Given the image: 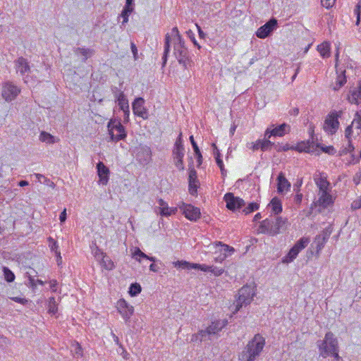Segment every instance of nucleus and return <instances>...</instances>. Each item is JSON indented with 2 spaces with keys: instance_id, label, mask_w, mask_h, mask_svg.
<instances>
[{
  "instance_id": "obj_1",
  "label": "nucleus",
  "mask_w": 361,
  "mask_h": 361,
  "mask_svg": "<svg viewBox=\"0 0 361 361\" xmlns=\"http://www.w3.org/2000/svg\"><path fill=\"white\" fill-rule=\"evenodd\" d=\"M264 345L265 338L260 334H255L239 354V360L255 361L261 355Z\"/></svg>"
},
{
  "instance_id": "obj_2",
  "label": "nucleus",
  "mask_w": 361,
  "mask_h": 361,
  "mask_svg": "<svg viewBox=\"0 0 361 361\" xmlns=\"http://www.w3.org/2000/svg\"><path fill=\"white\" fill-rule=\"evenodd\" d=\"M173 54L180 65H182L185 69H188L190 66L192 59L190 52L185 44V41L182 37H178L176 41L173 42Z\"/></svg>"
},
{
  "instance_id": "obj_3",
  "label": "nucleus",
  "mask_w": 361,
  "mask_h": 361,
  "mask_svg": "<svg viewBox=\"0 0 361 361\" xmlns=\"http://www.w3.org/2000/svg\"><path fill=\"white\" fill-rule=\"evenodd\" d=\"M319 354L324 358L330 355V353L339 351L338 338L331 331L326 333L324 338L317 341Z\"/></svg>"
},
{
  "instance_id": "obj_4",
  "label": "nucleus",
  "mask_w": 361,
  "mask_h": 361,
  "mask_svg": "<svg viewBox=\"0 0 361 361\" xmlns=\"http://www.w3.org/2000/svg\"><path fill=\"white\" fill-rule=\"evenodd\" d=\"M107 128L109 135L108 142H118L127 137L126 128L121 124L120 118H111L107 123Z\"/></svg>"
},
{
  "instance_id": "obj_5",
  "label": "nucleus",
  "mask_w": 361,
  "mask_h": 361,
  "mask_svg": "<svg viewBox=\"0 0 361 361\" xmlns=\"http://www.w3.org/2000/svg\"><path fill=\"white\" fill-rule=\"evenodd\" d=\"M255 290L256 289L254 286L249 285L243 286L238 290V298L236 301L235 310L233 314L239 311L243 306H247L252 302L253 298L256 295Z\"/></svg>"
},
{
  "instance_id": "obj_6",
  "label": "nucleus",
  "mask_w": 361,
  "mask_h": 361,
  "mask_svg": "<svg viewBox=\"0 0 361 361\" xmlns=\"http://www.w3.org/2000/svg\"><path fill=\"white\" fill-rule=\"evenodd\" d=\"M343 114L342 111H331L326 116L324 121V129L329 134L334 135L339 128L338 118Z\"/></svg>"
},
{
  "instance_id": "obj_7",
  "label": "nucleus",
  "mask_w": 361,
  "mask_h": 361,
  "mask_svg": "<svg viewBox=\"0 0 361 361\" xmlns=\"http://www.w3.org/2000/svg\"><path fill=\"white\" fill-rule=\"evenodd\" d=\"M338 57L339 52L338 51L335 54V68L336 73L337 74V78L336 81V85L333 87L334 91H338L340 90L347 82L345 68H353V66L351 65L349 66L348 63L346 66H340L338 64Z\"/></svg>"
},
{
  "instance_id": "obj_8",
  "label": "nucleus",
  "mask_w": 361,
  "mask_h": 361,
  "mask_svg": "<svg viewBox=\"0 0 361 361\" xmlns=\"http://www.w3.org/2000/svg\"><path fill=\"white\" fill-rule=\"evenodd\" d=\"M136 160L142 166L147 165L152 160V151L149 147L140 145L136 148Z\"/></svg>"
},
{
  "instance_id": "obj_9",
  "label": "nucleus",
  "mask_w": 361,
  "mask_h": 361,
  "mask_svg": "<svg viewBox=\"0 0 361 361\" xmlns=\"http://www.w3.org/2000/svg\"><path fill=\"white\" fill-rule=\"evenodd\" d=\"M277 20L274 18H271L264 25L258 28L256 32V36L260 39H265L272 34L274 30L277 28Z\"/></svg>"
},
{
  "instance_id": "obj_10",
  "label": "nucleus",
  "mask_w": 361,
  "mask_h": 361,
  "mask_svg": "<svg viewBox=\"0 0 361 361\" xmlns=\"http://www.w3.org/2000/svg\"><path fill=\"white\" fill-rule=\"evenodd\" d=\"M224 200L226 203L227 209L233 212L241 209L245 204L242 198L234 196L232 192L226 193L224 196Z\"/></svg>"
},
{
  "instance_id": "obj_11",
  "label": "nucleus",
  "mask_w": 361,
  "mask_h": 361,
  "mask_svg": "<svg viewBox=\"0 0 361 361\" xmlns=\"http://www.w3.org/2000/svg\"><path fill=\"white\" fill-rule=\"evenodd\" d=\"M173 264L176 268H180L183 269H198L204 272H210L212 266L207 265L205 264H197L192 263L185 260H178L173 262Z\"/></svg>"
},
{
  "instance_id": "obj_12",
  "label": "nucleus",
  "mask_w": 361,
  "mask_h": 361,
  "mask_svg": "<svg viewBox=\"0 0 361 361\" xmlns=\"http://www.w3.org/2000/svg\"><path fill=\"white\" fill-rule=\"evenodd\" d=\"M20 90L11 82H6L2 87V97L6 102H11L16 98Z\"/></svg>"
},
{
  "instance_id": "obj_13",
  "label": "nucleus",
  "mask_w": 361,
  "mask_h": 361,
  "mask_svg": "<svg viewBox=\"0 0 361 361\" xmlns=\"http://www.w3.org/2000/svg\"><path fill=\"white\" fill-rule=\"evenodd\" d=\"M117 310L121 314L126 324H128L131 316L134 313V307L129 305L126 300L120 299L117 302Z\"/></svg>"
},
{
  "instance_id": "obj_14",
  "label": "nucleus",
  "mask_w": 361,
  "mask_h": 361,
  "mask_svg": "<svg viewBox=\"0 0 361 361\" xmlns=\"http://www.w3.org/2000/svg\"><path fill=\"white\" fill-rule=\"evenodd\" d=\"M145 99L142 97H137L132 103V109L135 116L146 120L149 117L147 109L145 107Z\"/></svg>"
},
{
  "instance_id": "obj_15",
  "label": "nucleus",
  "mask_w": 361,
  "mask_h": 361,
  "mask_svg": "<svg viewBox=\"0 0 361 361\" xmlns=\"http://www.w3.org/2000/svg\"><path fill=\"white\" fill-rule=\"evenodd\" d=\"M361 110L357 111L354 115V118L351 124L347 126L345 130V137H350L353 136L354 128L356 130L357 135L361 134Z\"/></svg>"
},
{
  "instance_id": "obj_16",
  "label": "nucleus",
  "mask_w": 361,
  "mask_h": 361,
  "mask_svg": "<svg viewBox=\"0 0 361 361\" xmlns=\"http://www.w3.org/2000/svg\"><path fill=\"white\" fill-rule=\"evenodd\" d=\"M185 217L191 221H197L201 216L200 209L190 204L183 203L180 207Z\"/></svg>"
},
{
  "instance_id": "obj_17",
  "label": "nucleus",
  "mask_w": 361,
  "mask_h": 361,
  "mask_svg": "<svg viewBox=\"0 0 361 361\" xmlns=\"http://www.w3.org/2000/svg\"><path fill=\"white\" fill-rule=\"evenodd\" d=\"M199 185L200 183L197 179V171L194 168H190L188 177V190L191 195L196 196L197 195Z\"/></svg>"
},
{
  "instance_id": "obj_18",
  "label": "nucleus",
  "mask_w": 361,
  "mask_h": 361,
  "mask_svg": "<svg viewBox=\"0 0 361 361\" xmlns=\"http://www.w3.org/2000/svg\"><path fill=\"white\" fill-rule=\"evenodd\" d=\"M96 168L97 175L99 178V183L103 185H106L108 183L109 179L110 171L109 168L105 166L102 161H99L97 164Z\"/></svg>"
},
{
  "instance_id": "obj_19",
  "label": "nucleus",
  "mask_w": 361,
  "mask_h": 361,
  "mask_svg": "<svg viewBox=\"0 0 361 361\" xmlns=\"http://www.w3.org/2000/svg\"><path fill=\"white\" fill-rule=\"evenodd\" d=\"M259 232L269 235H277V230H274V220L273 219H266L262 221L259 226Z\"/></svg>"
},
{
  "instance_id": "obj_20",
  "label": "nucleus",
  "mask_w": 361,
  "mask_h": 361,
  "mask_svg": "<svg viewBox=\"0 0 361 361\" xmlns=\"http://www.w3.org/2000/svg\"><path fill=\"white\" fill-rule=\"evenodd\" d=\"M347 99L351 104H358L361 102V79L358 80L357 87L349 90Z\"/></svg>"
},
{
  "instance_id": "obj_21",
  "label": "nucleus",
  "mask_w": 361,
  "mask_h": 361,
  "mask_svg": "<svg viewBox=\"0 0 361 361\" xmlns=\"http://www.w3.org/2000/svg\"><path fill=\"white\" fill-rule=\"evenodd\" d=\"M277 192L279 194H283L285 191L290 190L291 184L286 178L283 172L281 171L277 178Z\"/></svg>"
},
{
  "instance_id": "obj_22",
  "label": "nucleus",
  "mask_w": 361,
  "mask_h": 361,
  "mask_svg": "<svg viewBox=\"0 0 361 361\" xmlns=\"http://www.w3.org/2000/svg\"><path fill=\"white\" fill-rule=\"evenodd\" d=\"M314 142H312L310 140L307 141H302L298 142L295 146H291V149L295 150L298 152H314L315 149L313 145Z\"/></svg>"
},
{
  "instance_id": "obj_23",
  "label": "nucleus",
  "mask_w": 361,
  "mask_h": 361,
  "mask_svg": "<svg viewBox=\"0 0 361 361\" xmlns=\"http://www.w3.org/2000/svg\"><path fill=\"white\" fill-rule=\"evenodd\" d=\"M15 68L17 73H20L21 75L30 71V66L27 60L23 56L18 58L15 61Z\"/></svg>"
},
{
  "instance_id": "obj_24",
  "label": "nucleus",
  "mask_w": 361,
  "mask_h": 361,
  "mask_svg": "<svg viewBox=\"0 0 361 361\" xmlns=\"http://www.w3.org/2000/svg\"><path fill=\"white\" fill-rule=\"evenodd\" d=\"M318 204L322 209H326L334 202L332 195L329 192H322L317 200Z\"/></svg>"
},
{
  "instance_id": "obj_25",
  "label": "nucleus",
  "mask_w": 361,
  "mask_h": 361,
  "mask_svg": "<svg viewBox=\"0 0 361 361\" xmlns=\"http://www.w3.org/2000/svg\"><path fill=\"white\" fill-rule=\"evenodd\" d=\"M227 324L228 321L226 319L216 320L212 322V324L207 327V329L211 335H214L219 331H221V329L224 328Z\"/></svg>"
},
{
  "instance_id": "obj_26",
  "label": "nucleus",
  "mask_w": 361,
  "mask_h": 361,
  "mask_svg": "<svg viewBox=\"0 0 361 361\" xmlns=\"http://www.w3.org/2000/svg\"><path fill=\"white\" fill-rule=\"evenodd\" d=\"M171 38L169 34H166L164 39V51L162 56V67H164L167 63L168 56L171 49Z\"/></svg>"
},
{
  "instance_id": "obj_27",
  "label": "nucleus",
  "mask_w": 361,
  "mask_h": 361,
  "mask_svg": "<svg viewBox=\"0 0 361 361\" xmlns=\"http://www.w3.org/2000/svg\"><path fill=\"white\" fill-rule=\"evenodd\" d=\"M290 130V126L286 123H283L272 129V134H275L276 136L282 137L285 134L288 133Z\"/></svg>"
},
{
  "instance_id": "obj_28",
  "label": "nucleus",
  "mask_w": 361,
  "mask_h": 361,
  "mask_svg": "<svg viewBox=\"0 0 361 361\" xmlns=\"http://www.w3.org/2000/svg\"><path fill=\"white\" fill-rule=\"evenodd\" d=\"M216 245L221 247V252H222L224 256L221 257L220 261L224 260L226 257L231 255L235 252V249L233 247L224 244L221 241H217L216 243Z\"/></svg>"
},
{
  "instance_id": "obj_29",
  "label": "nucleus",
  "mask_w": 361,
  "mask_h": 361,
  "mask_svg": "<svg viewBox=\"0 0 361 361\" xmlns=\"http://www.w3.org/2000/svg\"><path fill=\"white\" fill-rule=\"evenodd\" d=\"M330 49L329 42H324L317 46V50L323 59H326L330 56Z\"/></svg>"
},
{
  "instance_id": "obj_30",
  "label": "nucleus",
  "mask_w": 361,
  "mask_h": 361,
  "mask_svg": "<svg viewBox=\"0 0 361 361\" xmlns=\"http://www.w3.org/2000/svg\"><path fill=\"white\" fill-rule=\"evenodd\" d=\"M39 140L47 144H54L59 141V139L46 131H42L39 135Z\"/></svg>"
},
{
  "instance_id": "obj_31",
  "label": "nucleus",
  "mask_w": 361,
  "mask_h": 361,
  "mask_svg": "<svg viewBox=\"0 0 361 361\" xmlns=\"http://www.w3.org/2000/svg\"><path fill=\"white\" fill-rule=\"evenodd\" d=\"M269 205L274 214L278 215L282 212V203L279 198L274 197L271 200Z\"/></svg>"
},
{
  "instance_id": "obj_32",
  "label": "nucleus",
  "mask_w": 361,
  "mask_h": 361,
  "mask_svg": "<svg viewBox=\"0 0 361 361\" xmlns=\"http://www.w3.org/2000/svg\"><path fill=\"white\" fill-rule=\"evenodd\" d=\"M75 52L76 54H80L82 56H84V58L82 59V61L85 62L88 58L91 57L94 54V50L89 48L78 47L75 50Z\"/></svg>"
},
{
  "instance_id": "obj_33",
  "label": "nucleus",
  "mask_w": 361,
  "mask_h": 361,
  "mask_svg": "<svg viewBox=\"0 0 361 361\" xmlns=\"http://www.w3.org/2000/svg\"><path fill=\"white\" fill-rule=\"evenodd\" d=\"M299 252H300L293 246L283 257V262L287 264L292 262L297 257Z\"/></svg>"
},
{
  "instance_id": "obj_34",
  "label": "nucleus",
  "mask_w": 361,
  "mask_h": 361,
  "mask_svg": "<svg viewBox=\"0 0 361 361\" xmlns=\"http://www.w3.org/2000/svg\"><path fill=\"white\" fill-rule=\"evenodd\" d=\"M115 102L121 110L129 108L128 99L126 94L120 95L119 97L115 99Z\"/></svg>"
},
{
  "instance_id": "obj_35",
  "label": "nucleus",
  "mask_w": 361,
  "mask_h": 361,
  "mask_svg": "<svg viewBox=\"0 0 361 361\" xmlns=\"http://www.w3.org/2000/svg\"><path fill=\"white\" fill-rule=\"evenodd\" d=\"M142 291V287L138 283H133L128 288V293L131 297H135Z\"/></svg>"
},
{
  "instance_id": "obj_36",
  "label": "nucleus",
  "mask_w": 361,
  "mask_h": 361,
  "mask_svg": "<svg viewBox=\"0 0 361 361\" xmlns=\"http://www.w3.org/2000/svg\"><path fill=\"white\" fill-rule=\"evenodd\" d=\"M324 239H323L322 237L319 236L318 235H316L314 240L313 242V245H315L316 252L317 254H319L321 250L324 248L326 243Z\"/></svg>"
},
{
  "instance_id": "obj_37",
  "label": "nucleus",
  "mask_w": 361,
  "mask_h": 361,
  "mask_svg": "<svg viewBox=\"0 0 361 361\" xmlns=\"http://www.w3.org/2000/svg\"><path fill=\"white\" fill-rule=\"evenodd\" d=\"M316 184L322 192H329V182L326 178H320L319 180L316 181Z\"/></svg>"
},
{
  "instance_id": "obj_38",
  "label": "nucleus",
  "mask_w": 361,
  "mask_h": 361,
  "mask_svg": "<svg viewBox=\"0 0 361 361\" xmlns=\"http://www.w3.org/2000/svg\"><path fill=\"white\" fill-rule=\"evenodd\" d=\"M58 312V307L56 299L54 297L49 298L48 301V312L52 315H54Z\"/></svg>"
},
{
  "instance_id": "obj_39",
  "label": "nucleus",
  "mask_w": 361,
  "mask_h": 361,
  "mask_svg": "<svg viewBox=\"0 0 361 361\" xmlns=\"http://www.w3.org/2000/svg\"><path fill=\"white\" fill-rule=\"evenodd\" d=\"M214 156H215L216 164L221 170V175L223 176H225L226 174V170L224 168V164L223 160L221 158V154L218 149H216V152H214Z\"/></svg>"
},
{
  "instance_id": "obj_40",
  "label": "nucleus",
  "mask_w": 361,
  "mask_h": 361,
  "mask_svg": "<svg viewBox=\"0 0 361 361\" xmlns=\"http://www.w3.org/2000/svg\"><path fill=\"white\" fill-rule=\"evenodd\" d=\"M2 271L4 276V279L8 283L13 282L15 280V274L14 273L7 267H3Z\"/></svg>"
},
{
  "instance_id": "obj_41",
  "label": "nucleus",
  "mask_w": 361,
  "mask_h": 361,
  "mask_svg": "<svg viewBox=\"0 0 361 361\" xmlns=\"http://www.w3.org/2000/svg\"><path fill=\"white\" fill-rule=\"evenodd\" d=\"M274 220V230H277V234L280 233L281 229L285 226L287 219L281 216H276Z\"/></svg>"
},
{
  "instance_id": "obj_42",
  "label": "nucleus",
  "mask_w": 361,
  "mask_h": 361,
  "mask_svg": "<svg viewBox=\"0 0 361 361\" xmlns=\"http://www.w3.org/2000/svg\"><path fill=\"white\" fill-rule=\"evenodd\" d=\"M310 240L308 238L302 237L300 238L293 245V247L298 250L299 252H300L302 250H303L309 243Z\"/></svg>"
},
{
  "instance_id": "obj_43",
  "label": "nucleus",
  "mask_w": 361,
  "mask_h": 361,
  "mask_svg": "<svg viewBox=\"0 0 361 361\" xmlns=\"http://www.w3.org/2000/svg\"><path fill=\"white\" fill-rule=\"evenodd\" d=\"M316 147L319 148L323 152L329 155H334L336 153V150L333 146H324L320 143H317Z\"/></svg>"
},
{
  "instance_id": "obj_44",
  "label": "nucleus",
  "mask_w": 361,
  "mask_h": 361,
  "mask_svg": "<svg viewBox=\"0 0 361 361\" xmlns=\"http://www.w3.org/2000/svg\"><path fill=\"white\" fill-rule=\"evenodd\" d=\"M35 176H36L39 182L43 183L44 184L51 188H54L55 186V184L50 179L45 177L44 175L39 173H35Z\"/></svg>"
},
{
  "instance_id": "obj_45",
  "label": "nucleus",
  "mask_w": 361,
  "mask_h": 361,
  "mask_svg": "<svg viewBox=\"0 0 361 361\" xmlns=\"http://www.w3.org/2000/svg\"><path fill=\"white\" fill-rule=\"evenodd\" d=\"M259 207V204L257 202H250L248 205L243 210L245 214H248L251 212L257 211Z\"/></svg>"
},
{
  "instance_id": "obj_46",
  "label": "nucleus",
  "mask_w": 361,
  "mask_h": 361,
  "mask_svg": "<svg viewBox=\"0 0 361 361\" xmlns=\"http://www.w3.org/2000/svg\"><path fill=\"white\" fill-rule=\"evenodd\" d=\"M275 143L271 142L269 140L264 139L261 140V150L262 152L269 151L273 147H274Z\"/></svg>"
},
{
  "instance_id": "obj_47",
  "label": "nucleus",
  "mask_w": 361,
  "mask_h": 361,
  "mask_svg": "<svg viewBox=\"0 0 361 361\" xmlns=\"http://www.w3.org/2000/svg\"><path fill=\"white\" fill-rule=\"evenodd\" d=\"M354 14L356 16V25H359L361 22V0L357 3L354 9Z\"/></svg>"
},
{
  "instance_id": "obj_48",
  "label": "nucleus",
  "mask_w": 361,
  "mask_h": 361,
  "mask_svg": "<svg viewBox=\"0 0 361 361\" xmlns=\"http://www.w3.org/2000/svg\"><path fill=\"white\" fill-rule=\"evenodd\" d=\"M208 335H211V334L207 328L204 330H200L197 334L192 336V340H199L201 342Z\"/></svg>"
},
{
  "instance_id": "obj_49",
  "label": "nucleus",
  "mask_w": 361,
  "mask_h": 361,
  "mask_svg": "<svg viewBox=\"0 0 361 361\" xmlns=\"http://www.w3.org/2000/svg\"><path fill=\"white\" fill-rule=\"evenodd\" d=\"M102 263L104 264V268L107 270H112L115 267L112 260L109 259V257H107L106 255L105 256H103Z\"/></svg>"
},
{
  "instance_id": "obj_50",
  "label": "nucleus",
  "mask_w": 361,
  "mask_h": 361,
  "mask_svg": "<svg viewBox=\"0 0 361 361\" xmlns=\"http://www.w3.org/2000/svg\"><path fill=\"white\" fill-rule=\"evenodd\" d=\"M48 241L49 243V246L51 252H54L55 255L57 254V252H60V251H59V244L56 240L51 237H49Z\"/></svg>"
},
{
  "instance_id": "obj_51",
  "label": "nucleus",
  "mask_w": 361,
  "mask_h": 361,
  "mask_svg": "<svg viewBox=\"0 0 361 361\" xmlns=\"http://www.w3.org/2000/svg\"><path fill=\"white\" fill-rule=\"evenodd\" d=\"M332 233V228L331 226H329L325 229H324L321 233L318 234L319 236L322 237L326 241H327Z\"/></svg>"
},
{
  "instance_id": "obj_52",
  "label": "nucleus",
  "mask_w": 361,
  "mask_h": 361,
  "mask_svg": "<svg viewBox=\"0 0 361 361\" xmlns=\"http://www.w3.org/2000/svg\"><path fill=\"white\" fill-rule=\"evenodd\" d=\"M173 154L174 155V159L183 158L185 154L184 147H174L173 150Z\"/></svg>"
},
{
  "instance_id": "obj_53",
  "label": "nucleus",
  "mask_w": 361,
  "mask_h": 361,
  "mask_svg": "<svg viewBox=\"0 0 361 361\" xmlns=\"http://www.w3.org/2000/svg\"><path fill=\"white\" fill-rule=\"evenodd\" d=\"M133 8L124 7L121 12V17L123 18V24L128 21L129 14L133 11Z\"/></svg>"
},
{
  "instance_id": "obj_54",
  "label": "nucleus",
  "mask_w": 361,
  "mask_h": 361,
  "mask_svg": "<svg viewBox=\"0 0 361 361\" xmlns=\"http://www.w3.org/2000/svg\"><path fill=\"white\" fill-rule=\"evenodd\" d=\"M133 257L138 261H140V258L146 259L148 258V255L144 253L140 249L137 248L133 252Z\"/></svg>"
},
{
  "instance_id": "obj_55",
  "label": "nucleus",
  "mask_w": 361,
  "mask_h": 361,
  "mask_svg": "<svg viewBox=\"0 0 361 361\" xmlns=\"http://www.w3.org/2000/svg\"><path fill=\"white\" fill-rule=\"evenodd\" d=\"M274 149L278 152H287L289 149H291V147H290L288 144L283 145V144L277 143V144H275Z\"/></svg>"
},
{
  "instance_id": "obj_56",
  "label": "nucleus",
  "mask_w": 361,
  "mask_h": 361,
  "mask_svg": "<svg viewBox=\"0 0 361 361\" xmlns=\"http://www.w3.org/2000/svg\"><path fill=\"white\" fill-rule=\"evenodd\" d=\"M186 33L188 35V37L192 42L194 46L196 47L199 49H201V46L199 44V43L196 40L195 37V34L193 33V32L192 30H189L188 31H187Z\"/></svg>"
},
{
  "instance_id": "obj_57",
  "label": "nucleus",
  "mask_w": 361,
  "mask_h": 361,
  "mask_svg": "<svg viewBox=\"0 0 361 361\" xmlns=\"http://www.w3.org/2000/svg\"><path fill=\"white\" fill-rule=\"evenodd\" d=\"M117 352L122 356L123 359L128 360L130 358V354L124 348L123 345H120L118 349L117 350Z\"/></svg>"
},
{
  "instance_id": "obj_58",
  "label": "nucleus",
  "mask_w": 361,
  "mask_h": 361,
  "mask_svg": "<svg viewBox=\"0 0 361 361\" xmlns=\"http://www.w3.org/2000/svg\"><path fill=\"white\" fill-rule=\"evenodd\" d=\"M308 133H309L310 137V140L312 141V142L314 143V141L317 140V138L315 137V135H314V126L313 124H310V125Z\"/></svg>"
},
{
  "instance_id": "obj_59",
  "label": "nucleus",
  "mask_w": 361,
  "mask_h": 361,
  "mask_svg": "<svg viewBox=\"0 0 361 361\" xmlns=\"http://www.w3.org/2000/svg\"><path fill=\"white\" fill-rule=\"evenodd\" d=\"M111 90L114 98H118L120 95L125 94L124 92L116 86H111Z\"/></svg>"
},
{
  "instance_id": "obj_60",
  "label": "nucleus",
  "mask_w": 361,
  "mask_h": 361,
  "mask_svg": "<svg viewBox=\"0 0 361 361\" xmlns=\"http://www.w3.org/2000/svg\"><path fill=\"white\" fill-rule=\"evenodd\" d=\"M174 164L178 170H184L183 158L174 159Z\"/></svg>"
},
{
  "instance_id": "obj_61",
  "label": "nucleus",
  "mask_w": 361,
  "mask_h": 361,
  "mask_svg": "<svg viewBox=\"0 0 361 361\" xmlns=\"http://www.w3.org/2000/svg\"><path fill=\"white\" fill-rule=\"evenodd\" d=\"M345 138L347 139V145L345 147L348 149V151H349L350 153L351 154L355 150V147L352 142V137H345Z\"/></svg>"
},
{
  "instance_id": "obj_62",
  "label": "nucleus",
  "mask_w": 361,
  "mask_h": 361,
  "mask_svg": "<svg viewBox=\"0 0 361 361\" xmlns=\"http://www.w3.org/2000/svg\"><path fill=\"white\" fill-rule=\"evenodd\" d=\"M211 269L212 270H211L210 272L214 274V275L216 276H221L224 273V270L223 269L219 268L217 267H214V266H212V269Z\"/></svg>"
},
{
  "instance_id": "obj_63",
  "label": "nucleus",
  "mask_w": 361,
  "mask_h": 361,
  "mask_svg": "<svg viewBox=\"0 0 361 361\" xmlns=\"http://www.w3.org/2000/svg\"><path fill=\"white\" fill-rule=\"evenodd\" d=\"M302 185V178L297 179L296 182L293 184V191L298 193L300 190V187Z\"/></svg>"
},
{
  "instance_id": "obj_64",
  "label": "nucleus",
  "mask_w": 361,
  "mask_h": 361,
  "mask_svg": "<svg viewBox=\"0 0 361 361\" xmlns=\"http://www.w3.org/2000/svg\"><path fill=\"white\" fill-rule=\"evenodd\" d=\"M351 208L353 210H357L361 208V197L354 200L351 204Z\"/></svg>"
}]
</instances>
